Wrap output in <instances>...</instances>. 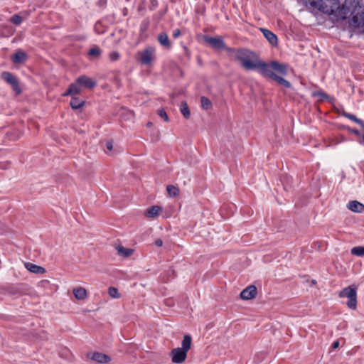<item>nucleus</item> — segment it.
Masks as SVG:
<instances>
[{
	"instance_id": "1",
	"label": "nucleus",
	"mask_w": 364,
	"mask_h": 364,
	"mask_svg": "<svg viewBox=\"0 0 364 364\" xmlns=\"http://www.w3.org/2000/svg\"><path fill=\"white\" fill-rule=\"evenodd\" d=\"M256 70H258L262 75L275 80L284 87L289 88L291 87V83L289 81L277 75H285L287 73V65L284 63L277 61L266 63L260 60Z\"/></svg>"
},
{
	"instance_id": "2",
	"label": "nucleus",
	"mask_w": 364,
	"mask_h": 364,
	"mask_svg": "<svg viewBox=\"0 0 364 364\" xmlns=\"http://www.w3.org/2000/svg\"><path fill=\"white\" fill-rule=\"evenodd\" d=\"M344 18L352 16V22L355 26H364V9L358 0H345L342 6Z\"/></svg>"
},
{
	"instance_id": "3",
	"label": "nucleus",
	"mask_w": 364,
	"mask_h": 364,
	"mask_svg": "<svg viewBox=\"0 0 364 364\" xmlns=\"http://www.w3.org/2000/svg\"><path fill=\"white\" fill-rule=\"evenodd\" d=\"M235 56L241 63L242 67L247 70H256L260 62L259 58L255 53L247 49L237 50Z\"/></svg>"
},
{
	"instance_id": "4",
	"label": "nucleus",
	"mask_w": 364,
	"mask_h": 364,
	"mask_svg": "<svg viewBox=\"0 0 364 364\" xmlns=\"http://www.w3.org/2000/svg\"><path fill=\"white\" fill-rule=\"evenodd\" d=\"M192 344V338L190 335H185L181 343V348H176L171 350V361L173 363H182L187 357V352L190 350Z\"/></svg>"
},
{
	"instance_id": "5",
	"label": "nucleus",
	"mask_w": 364,
	"mask_h": 364,
	"mask_svg": "<svg viewBox=\"0 0 364 364\" xmlns=\"http://www.w3.org/2000/svg\"><path fill=\"white\" fill-rule=\"evenodd\" d=\"M357 287L355 285H350L343 289L340 293V297H346L348 299L346 305L351 309H355L357 306Z\"/></svg>"
},
{
	"instance_id": "6",
	"label": "nucleus",
	"mask_w": 364,
	"mask_h": 364,
	"mask_svg": "<svg viewBox=\"0 0 364 364\" xmlns=\"http://www.w3.org/2000/svg\"><path fill=\"white\" fill-rule=\"evenodd\" d=\"M139 62L142 65H149L155 59L156 48L154 46H147L144 50L139 51Z\"/></svg>"
},
{
	"instance_id": "7",
	"label": "nucleus",
	"mask_w": 364,
	"mask_h": 364,
	"mask_svg": "<svg viewBox=\"0 0 364 364\" xmlns=\"http://www.w3.org/2000/svg\"><path fill=\"white\" fill-rule=\"evenodd\" d=\"M1 78L11 87L16 95H19L21 92L18 80L11 73L7 71L3 72L1 73Z\"/></svg>"
},
{
	"instance_id": "8",
	"label": "nucleus",
	"mask_w": 364,
	"mask_h": 364,
	"mask_svg": "<svg viewBox=\"0 0 364 364\" xmlns=\"http://www.w3.org/2000/svg\"><path fill=\"white\" fill-rule=\"evenodd\" d=\"M306 4L311 5L314 8L318 9L323 11L328 12V10H325V8L331 7V11H332L333 9L332 8L331 1L332 0H304Z\"/></svg>"
},
{
	"instance_id": "9",
	"label": "nucleus",
	"mask_w": 364,
	"mask_h": 364,
	"mask_svg": "<svg viewBox=\"0 0 364 364\" xmlns=\"http://www.w3.org/2000/svg\"><path fill=\"white\" fill-rule=\"evenodd\" d=\"M204 41L205 43L211 46L213 48L222 49L225 48L224 41L220 37L205 36Z\"/></svg>"
},
{
	"instance_id": "10",
	"label": "nucleus",
	"mask_w": 364,
	"mask_h": 364,
	"mask_svg": "<svg viewBox=\"0 0 364 364\" xmlns=\"http://www.w3.org/2000/svg\"><path fill=\"white\" fill-rule=\"evenodd\" d=\"M257 288L254 285H250L244 289L240 293V298L243 300L254 299L257 295Z\"/></svg>"
},
{
	"instance_id": "11",
	"label": "nucleus",
	"mask_w": 364,
	"mask_h": 364,
	"mask_svg": "<svg viewBox=\"0 0 364 364\" xmlns=\"http://www.w3.org/2000/svg\"><path fill=\"white\" fill-rule=\"evenodd\" d=\"M77 82L82 87L87 89H92L97 85V82L93 79L86 76L82 75L77 78Z\"/></svg>"
},
{
	"instance_id": "12",
	"label": "nucleus",
	"mask_w": 364,
	"mask_h": 364,
	"mask_svg": "<svg viewBox=\"0 0 364 364\" xmlns=\"http://www.w3.org/2000/svg\"><path fill=\"white\" fill-rule=\"evenodd\" d=\"M88 357L99 363H107L110 361V358L102 353L94 352L88 355Z\"/></svg>"
},
{
	"instance_id": "13",
	"label": "nucleus",
	"mask_w": 364,
	"mask_h": 364,
	"mask_svg": "<svg viewBox=\"0 0 364 364\" xmlns=\"http://www.w3.org/2000/svg\"><path fill=\"white\" fill-rule=\"evenodd\" d=\"M260 31L263 33L265 38L272 46H274L277 45V37L274 33H272L271 31L268 29L263 28H261Z\"/></svg>"
},
{
	"instance_id": "14",
	"label": "nucleus",
	"mask_w": 364,
	"mask_h": 364,
	"mask_svg": "<svg viewBox=\"0 0 364 364\" xmlns=\"http://www.w3.org/2000/svg\"><path fill=\"white\" fill-rule=\"evenodd\" d=\"M157 40L160 45L162 46L164 48L168 49L171 48V43L166 33H160L158 36Z\"/></svg>"
},
{
	"instance_id": "15",
	"label": "nucleus",
	"mask_w": 364,
	"mask_h": 364,
	"mask_svg": "<svg viewBox=\"0 0 364 364\" xmlns=\"http://www.w3.org/2000/svg\"><path fill=\"white\" fill-rule=\"evenodd\" d=\"M348 208L355 213H363L364 211V205L357 200L350 201L348 204Z\"/></svg>"
},
{
	"instance_id": "16",
	"label": "nucleus",
	"mask_w": 364,
	"mask_h": 364,
	"mask_svg": "<svg viewBox=\"0 0 364 364\" xmlns=\"http://www.w3.org/2000/svg\"><path fill=\"white\" fill-rule=\"evenodd\" d=\"M161 211V207L153 205L146 210L145 215L147 218H152L158 216Z\"/></svg>"
},
{
	"instance_id": "17",
	"label": "nucleus",
	"mask_w": 364,
	"mask_h": 364,
	"mask_svg": "<svg viewBox=\"0 0 364 364\" xmlns=\"http://www.w3.org/2000/svg\"><path fill=\"white\" fill-rule=\"evenodd\" d=\"M25 267L31 272L36 274H43L46 272L45 269L31 262L25 263Z\"/></svg>"
},
{
	"instance_id": "18",
	"label": "nucleus",
	"mask_w": 364,
	"mask_h": 364,
	"mask_svg": "<svg viewBox=\"0 0 364 364\" xmlns=\"http://www.w3.org/2000/svg\"><path fill=\"white\" fill-rule=\"evenodd\" d=\"M117 254L119 256H122L123 257H130L133 252L134 250L131 248H126L122 245H118L117 247Z\"/></svg>"
},
{
	"instance_id": "19",
	"label": "nucleus",
	"mask_w": 364,
	"mask_h": 364,
	"mask_svg": "<svg viewBox=\"0 0 364 364\" xmlns=\"http://www.w3.org/2000/svg\"><path fill=\"white\" fill-rule=\"evenodd\" d=\"M26 58L27 55L24 52L18 51L13 55L11 59L14 63H22L26 61Z\"/></svg>"
},
{
	"instance_id": "20",
	"label": "nucleus",
	"mask_w": 364,
	"mask_h": 364,
	"mask_svg": "<svg viewBox=\"0 0 364 364\" xmlns=\"http://www.w3.org/2000/svg\"><path fill=\"white\" fill-rule=\"evenodd\" d=\"M341 114H342L343 117H344L346 118H348L350 120L353 121L354 122H355L358 124H359L361 127L364 128V122H363V121L360 119H358L355 115H354L353 114H350V113H348V112H345V111H343Z\"/></svg>"
},
{
	"instance_id": "21",
	"label": "nucleus",
	"mask_w": 364,
	"mask_h": 364,
	"mask_svg": "<svg viewBox=\"0 0 364 364\" xmlns=\"http://www.w3.org/2000/svg\"><path fill=\"white\" fill-rule=\"evenodd\" d=\"M73 294L79 300H83L87 296V292L85 288L78 287L73 289Z\"/></svg>"
},
{
	"instance_id": "22",
	"label": "nucleus",
	"mask_w": 364,
	"mask_h": 364,
	"mask_svg": "<svg viewBox=\"0 0 364 364\" xmlns=\"http://www.w3.org/2000/svg\"><path fill=\"white\" fill-rule=\"evenodd\" d=\"M85 104V101L80 100L78 97H73L71 98L70 105L74 109H77L81 108Z\"/></svg>"
},
{
	"instance_id": "23",
	"label": "nucleus",
	"mask_w": 364,
	"mask_h": 364,
	"mask_svg": "<svg viewBox=\"0 0 364 364\" xmlns=\"http://www.w3.org/2000/svg\"><path fill=\"white\" fill-rule=\"evenodd\" d=\"M180 110L181 114L186 119H188L190 117L191 113L189 108L188 107L187 103L185 101L181 102L180 106Z\"/></svg>"
},
{
	"instance_id": "24",
	"label": "nucleus",
	"mask_w": 364,
	"mask_h": 364,
	"mask_svg": "<svg viewBox=\"0 0 364 364\" xmlns=\"http://www.w3.org/2000/svg\"><path fill=\"white\" fill-rule=\"evenodd\" d=\"M352 255L358 257H364V246H357L351 249Z\"/></svg>"
},
{
	"instance_id": "25",
	"label": "nucleus",
	"mask_w": 364,
	"mask_h": 364,
	"mask_svg": "<svg viewBox=\"0 0 364 364\" xmlns=\"http://www.w3.org/2000/svg\"><path fill=\"white\" fill-rule=\"evenodd\" d=\"M166 190H167L168 194L171 197H175L179 194V189L173 185L167 186Z\"/></svg>"
},
{
	"instance_id": "26",
	"label": "nucleus",
	"mask_w": 364,
	"mask_h": 364,
	"mask_svg": "<svg viewBox=\"0 0 364 364\" xmlns=\"http://www.w3.org/2000/svg\"><path fill=\"white\" fill-rule=\"evenodd\" d=\"M81 88L80 85L76 80L75 82L70 85V92H73V95L79 94L81 92Z\"/></svg>"
},
{
	"instance_id": "27",
	"label": "nucleus",
	"mask_w": 364,
	"mask_h": 364,
	"mask_svg": "<svg viewBox=\"0 0 364 364\" xmlns=\"http://www.w3.org/2000/svg\"><path fill=\"white\" fill-rule=\"evenodd\" d=\"M200 103L202 108L204 109H210L212 105L211 101L204 96L200 97Z\"/></svg>"
},
{
	"instance_id": "28",
	"label": "nucleus",
	"mask_w": 364,
	"mask_h": 364,
	"mask_svg": "<svg viewBox=\"0 0 364 364\" xmlns=\"http://www.w3.org/2000/svg\"><path fill=\"white\" fill-rule=\"evenodd\" d=\"M109 295L114 299H118L120 297V294L118 291V289L114 287H111L108 289Z\"/></svg>"
},
{
	"instance_id": "29",
	"label": "nucleus",
	"mask_w": 364,
	"mask_h": 364,
	"mask_svg": "<svg viewBox=\"0 0 364 364\" xmlns=\"http://www.w3.org/2000/svg\"><path fill=\"white\" fill-rule=\"evenodd\" d=\"M88 54L92 56L99 57L101 54V50L99 47L95 46L90 49Z\"/></svg>"
},
{
	"instance_id": "30",
	"label": "nucleus",
	"mask_w": 364,
	"mask_h": 364,
	"mask_svg": "<svg viewBox=\"0 0 364 364\" xmlns=\"http://www.w3.org/2000/svg\"><path fill=\"white\" fill-rule=\"evenodd\" d=\"M10 21L15 25H20L23 21V18L18 14H15L11 16Z\"/></svg>"
},
{
	"instance_id": "31",
	"label": "nucleus",
	"mask_w": 364,
	"mask_h": 364,
	"mask_svg": "<svg viewBox=\"0 0 364 364\" xmlns=\"http://www.w3.org/2000/svg\"><path fill=\"white\" fill-rule=\"evenodd\" d=\"M120 55L117 51H112L109 54V58L111 61H117L119 59Z\"/></svg>"
},
{
	"instance_id": "32",
	"label": "nucleus",
	"mask_w": 364,
	"mask_h": 364,
	"mask_svg": "<svg viewBox=\"0 0 364 364\" xmlns=\"http://www.w3.org/2000/svg\"><path fill=\"white\" fill-rule=\"evenodd\" d=\"M158 114L164 119L165 122H168L169 119L166 112L163 109H160L158 111Z\"/></svg>"
},
{
	"instance_id": "33",
	"label": "nucleus",
	"mask_w": 364,
	"mask_h": 364,
	"mask_svg": "<svg viewBox=\"0 0 364 364\" xmlns=\"http://www.w3.org/2000/svg\"><path fill=\"white\" fill-rule=\"evenodd\" d=\"M149 26V22L148 21H143L140 26V31L141 32H144L146 31Z\"/></svg>"
},
{
	"instance_id": "34",
	"label": "nucleus",
	"mask_w": 364,
	"mask_h": 364,
	"mask_svg": "<svg viewBox=\"0 0 364 364\" xmlns=\"http://www.w3.org/2000/svg\"><path fill=\"white\" fill-rule=\"evenodd\" d=\"M181 33L180 29L176 28L173 31V37L175 38H177L181 36Z\"/></svg>"
},
{
	"instance_id": "35",
	"label": "nucleus",
	"mask_w": 364,
	"mask_h": 364,
	"mask_svg": "<svg viewBox=\"0 0 364 364\" xmlns=\"http://www.w3.org/2000/svg\"><path fill=\"white\" fill-rule=\"evenodd\" d=\"M106 148L107 150L111 151L113 148L112 142V141H107L106 143Z\"/></svg>"
},
{
	"instance_id": "36",
	"label": "nucleus",
	"mask_w": 364,
	"mask_h": 364,
	"mask_svg": "<svg viewBox=\"0 0 364 364\" xmlns=\"http://www.w3.org/2000/svg\"><path fill=\"white\" fill-rule=\"evenodd\" d=\"M339 346H340L339 341H336L332 344V348L336 349V348H338L339 347Z\"/></svg>"
},
{
	"instance_id": "37",
	"label": "nucleus",
	"mask_w": 364,
	"mask_h": 364,
	"mask_svg": "<svg viewBox=\"0 0 364 364\" xmlns=\"http://www.w3.org/2000/svg\"><path fill=\"white\" fill-rule=\"evenodd\" d=\"M155 245L158 247H161L163 245V241L161 239H157L155 241Z\"/></svg>"
},
{
	"instance_id": "38",
	"label": "nucleus",
	"mask_w": 364,
	"mask_h": 364,
	"mask_svg": "<svg viewBox=\"0 0 364 364\" xmlns=\"http://www.w3.org/2000/svg\"><path fill=\"white\" fill-rule=\"evenodd\" d=\"M351 132H353V134H355V135H360V132L358 130V129H350Z\"/></svg>"
},
{
	"instance_id": "39",
	"label": "nucleus",
	"mask_w": 364,
	"mask_h": 364,
	"mask_svg": "<svg viewBox=\"0 0 364 364\" xmlns=\"http://www.w3.org/2000/svg\"><path fill=\"white\" fill-rule=\"evenodd\" d=\"M318 95L321 96L322 99L328 97V95L323 92H319L318 93Z\"/></svg>"
},
{
	"instance_id": "40",
	"label": "nucleus",
	"mask_w": 364,
	"mask_h": 364,
	"mask_svg": "<svg viewBox=\"0 0 364 364\" xmlns=\"http://www.w3.org/2000/svg\"><path fill=\"white\" fill-rule=\"evenodd\" d=\"M73 95V92H70V87L68 89V90L63 94L64 96L67 95Z\"/></svg>"
},
{
	"instance_id": "41",
	"label": "nucleus",
	"mask_w": 364,
	"mask_h": 364,
	"mask_svg": "<svg viewBox=\"0 0 364 364\" xmlns=\"http://www.w3.org/2000/svg\"><path fill=\"white\" fill-rule=\"evenodd\" d=\"M332 4H334V5H335V6L339 7V6H338V4H337V2L332 3Z\"/></svg>"
},
{
	"instance_id": "42",
	"label": "nucleus",
	"mask_w": 364,
	"mask_h": 364,
	"mask_svg": "<svg viewBox=\"0 0 364 364\" xmlns=\"http://www.w3.org/2000/svg\"><path fill=\"white\" fill-rule=\"evenodd\" d=\"M151 125H152V123H151V122H148V123H147V126L150 127V126H151Z\"/></svg>"
}]
</instances>
